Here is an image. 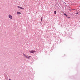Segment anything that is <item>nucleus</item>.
Listing matches in <instances>:
<instances>
[{
  "label": "nucleus",
  "instance_id": "1",
  "mask_svg": "<svg viewBox=\"0 0 80 80\" xmlns=\"http://www.w3.org/2000/svg\"><path fill=\"white\" fill-rule=\"evenodd\" d=\"M22 54H23V56H24V57H25V58H28V59H30V57H31V56H29V57L27 56V55H26L24 53H23Z\"/></svg>",
  "mask_w": 80,
  "mask_h": 80
},
{
  "label": "nucleus",
  "instance_id": "2",
  "mask_svg": "<svg viewBox=\"0 0 80 80\" xmlns=\"http://www.w3.org/2000/svg\"><path fill=\"white\" fill-rule=\"evenodd\" d=\"M8 17L10 18V19H12L13 18L12 17V16L11 15H8Z\"/></svg>",
  "mask_w": 80,
  "mask_h": 80
},
{
  "label": "nucleus",
  "instance_id": "3",
  "mask_svg": "<svg viewBox=\"0 0 80 80\" xmlns=\"http://www.w3.org/2000/svg\"><path fill=\"white\" fill-rule=\"evenodd\" d=\"M30 53H33L35 52V51L33 50H31L29 51Z\"/></svg>",
  "mask_w": 80,
  "mask_h": 80
},
{
  "label": "nucleus",
  "instance_id": "4",
  "mask_svg": "<svg viewBox=\"0 0 80 80\" xmlns=\"http://www.w3.org/2000/svg\"><path fill=\"white\" fill-rule=\"evenodd\" d=\"M18 8H20V9H22V10H24V8L21 7L20 6H18Z\"/></svg>",
  "mask_w": 80,
  "mask_h": 80
},
{
  "label": "nucleus",
  "instance_id": "5",
  "mask_svg": "<svg viewBox=\"0 0 80 80\" xmlns=\"http://www.w3.org/2000/svg\"><path fill=\"white\" fill-rule=\"evenodd\" d=\"M17 14H21L22 13H21V12H17Z\"/></svg>",
  "mask_w": 80,
  "mask_h": 80
},
{
  "label": "nucleus",
  "instance_id": "6",
  "mask_svg": "<svg viewBox=\"0 0 80 80\" xmlns=\"http://www.w3.org/2000/svg\"><path fill=\"white\" fill-rule=\"evenodd\" d=\"M54 14H56L57 13V11H54Z\"/></svg>",
  "mask_w": 80,
  "mask_h": 80
},
{
  "label": "nucleus",
  "instance_id": "7",
  "mask_svg": "<svg viewBox=\"0 0 80 80\" xmlns=\"http://www.w3.org/2000/svg\"><path fill=\"white\" fill-rule=\"evenodd\" d=\"M43 20V18L42 17L41 18V22L42 21V20Z\"/></svg>",
  "mask_w": 80,
  "mask_h": 80
},
{
  "label": "nucleus",
  "instance_id": "8",
  "mask_svg": "<svg viewBox=\"0 0 80 80\" xmlns=\"http://www.w3.org/2000/svg\"><path fill=\"white\" fill-rule=\"evenodd\" d=\"M64 14L65 15V16H68L67 15H66V14Z\"/></svg>",
  "mask_w": 80,
  "mask_h": 80
},
{
  "label": "nucleus",
  "instance_id": "9",
  "mask_svg": "<svg viewBox=\"0 0 80 80\" xmlns=\"http://www.w3.org/2000/svg\"><path fill=\"white\" fill-rule=\"evenodd\" d=\"M67 17V18H70L69 17Z\"/></svg>",
  "mask_w": 80,
  "mask_h": 80
},
{
  "label": "nucleus",
  "instance_id": "10",
  "mask_svg": "<svg viewBox=\"0 0 80 80\" xmlns=\"http://www.w3.org/2000/svg\"><path fill=\"white\" fill-rule=\"evenodd\" d=\"M77 14H78V12H77Z\"/></svg>",
  "mask_w": 80,
  "mask_h": 80
},
{
  "label": "nucleus",
  "instance_id": "11",
  "mask_svg": "<svg viewBox=\"0 0 80 80\" xmlns=\"http://www.w3.org/2000/svg\"><path fill=\"white\" fill-rule=\"evenodd\" d=\"M9 80H11V79H9Z\"/></svg>",
  "mask_w": 80,
  "mask_h": 80
}]
</instances>
